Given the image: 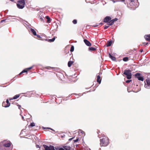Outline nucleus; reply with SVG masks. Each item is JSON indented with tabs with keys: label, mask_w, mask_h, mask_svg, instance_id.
<instances>
[{
	"label": "nucleus",
	"mask_w": 150,
	"mask_h": 150,
	"mask_svg": "<svg viewBox=\"0 0 150 150\" xmlns=\"http://www.w3.org/2000/svg\"><path fill=\"white\" fill-rule=\"evenodd\" d=\"M11 145V142L9 141H4L0 143V150H4L6 147H9Z\"/></svg>",
	"instance_id": "f257e3e1"
},
{
	"label": "nucleus",
	"mask_w": 150,
	"mask_h": 150,
	"mask_svg": "<svg viewBox=\"0 0 150 150\" xmlns=\"http://www.w3.org/2000/svg\"><path fill=\"white\" fill-rule=\"evenodd\" d=\"M100 145L101 146H106L109 143V139L108 137H105L100 139Z\"/></svg>",
	"instance_id": "f03ea898"
},
{
	"label": "nucleus",
	"mask_w": 150,
	"mask_h": 150,
	"mask_svg": "<svg viewBox=\"0 0 150 150\" xmlns=\"http://www.w3.org/2000/svg\"><path fill=\"white\" fill-rule=\"evenodd\" d=\"M127 6L129 8L132 10H134L138 7V5L137 4L135 5L134 0H131L129 4H127Z\"/></svg>",
	"instance_id": "7ed1b4c3"
},
{
	"label": "nucleus",
	"mask_w": 150,
	"mask_h": 150,
	"mask_svg": "<svg viewBox=\"0 0 150 150\" xmlns=\"http://www.w3.org/2000/svg\"><path fill=\"white\" fill-rule=\"evenodd\" d=\"M132 71L129 70H125L123 73V74L126 76V77L128 79H130L132 78Z\"/></svg>",
	"instance_id": "20e7f679"
},
{
	"label": "nucleus",
	"mask_w": 150,
	"mask_h": 150,
	"mask_svg": "<svg viewBox=\"0 0 150 150\" xmlns=\"http://www.w3.org/2000/svg\"><path fill=\"white\" fill-rule=\"evenodd\" d=\"M144 87L147 89H150V76H148L147 78L144 81Z\"/></svg>",
	"instance_id": "39448f33"
},
{
	"label": "nucleus",
	"mask_w": 150,
	"mask_h": 150,
	"mask_svg": "<svg viewBox=\"0 0 150 150\" xmlns=\"http://www.w3.org/2000/svg\"><path fill=\"white\" fill-rule=\"evenodd\" d=\"M25 3H23L20 1H18V3L17 4V7L19 9H23Z\"/></svg>",
	"instance_id": "423d86ee"
},
{
	"label": "nucleus",
	"mask_w": 150,
	"mask_h": 150,
	"mask_svg": "<svg viewBox=\"0 0 150 150\" xmlns=\"http://www.w3.org/2000/svg\"><path fill=\"white\" fill-rule=\"evenodd\" d=\"M134 76L135 78H137L138 80L142 81H144V78L141 74L139 73H137L134 75Z\"/></svg>",
	"instance_id": "0eeeda50"
},
{
	"label": "nucleus",
	"mask_w": 150,
	"mask_h": 150,
	"mask_svg": "<svg viewBox=\"0 0 150 150\" xmlns=\"http://www.w3.org/2000/svg\"><path fill=\"white\" fill-rule=\"evenodd\" d=\"M6 103H7V104L6 105H5V102H3L2 103V106L5 108L8 107L10 105V103H9L8 99L6 100Z\"/></svg>",
	"instance_id": "6e6552de"
},
{
	"label": "nucleus",
	"mask_w": 150,
	"mask_h": 150,
	"mask_svg": "<svg viewBox=\"0 0 150 150\" xmlns=\"http://www.w3.org/2000/svg\"><path fill=\"white\" fill-rule=\"evenodd\" d=\"M111 19L110 16H106L104 19L103 21L105 23H107L110 21Z\"/></svg>",
	"instance_id": "1a4fd4ad"
},
{
	"label": "nucleus",
	"mask_w": 150,
	"mask_h": 150,
	"mask_svg": "<svg viewBox=\"0 0 150 150\" xmlns=\"http://www.w3.org/2000/svg\"><path fill=\"white\" fill-rule=\"evenodd\" d=\"M52 146L50 145L49 146L45 144L43 145V146L45 148V150H51V148H52L51 146Z\"/></svg>",
	"instance_id": "9d476101"
},
{
	"label": "nucleus",
	"mask_w": 150,
	"mask_h": 150,
	"mask_svg": "<svg viewBox=\"0 0 150 150\" xmlns=\"http://www.w3.org/2000/svg\"><path fill=\"white\" fill-rule=\"evenodd\" d=\"M84 42L86 45H87V46H90L91 45V43L87 40L86 39H84Z\"/></svg>",
	"instance_id": "9b49d317"
},
{
	"label": "nucleus",
	"mask_w": 150,
	"mask_h": 150,
	"mask_svg": "<svg viewBox=\"0 0 150 150\" xmlns=\"http://www.w3.org/2000/svg\"><path fill=\"white\" fill-rule=\"evenodd\" d=\"M146 40L149 41H150V34L146 35L144 36Z\"/></svg>",
	"instance_id": "f8f14e48"
},
{
	"label": "nucleus",
	"mask_w": 150,
	"mask_h": 150,
	"mask_svg": "<svg viewBox=\"0 0 150 150\" xmlns=\"http://www.w3.org/2000/svg\"><path fill=\"white\" fill-rule=\"evenodd\" d=\"M63 147L66 150H70L71 148L70 146H64Z\"/></svg>",
	"instance_id": "ddd939ff"
},
{
	"label": "nucleus",
	"mask_w": 150,
	"mask_h": 150,
	"mask_svg": "<svg viewBox=\"0 0 150 150\" xmlns=\"http://www.w3.org/2000/svg\"><path fill=\"white\" fill-rule=\"evenodd\" d=\"M109 57L110 59H111L112 60L115 61L116 58L115 57L112 56L110 54H109Z\"/></svg>",
	"instance_id": "4468645a"
},
{
	"label": "nucleus",
	"mask_w": 150,
	"mask_h": 150,
	"mask_svg": "<svg viewBox=\"0 0 150 150\" xmlns=\"http://www.w3.org/2000/svg\"><path fill=\"white\" fill-rule=\"evenodd\" d=\"M30 30L34 35H37L36 32L34 29L31 28L30 29Z\"/></svg>",
	"instance_id": "2eb2a0df"
},
{
	"label": "nucleus",
	"mask_w": 150,
	"mask_h": 150,
	"mask_svg": "<svg viewBox=\"0 0 150 150\" xmlns=\"http://www.w3.org/2000/svg\"><path fill=\"white\" fill-rule=\"evenodd\" d=\"M100 77L99 75L97 76V81L99 84L101 82V79H100Z\"/></svg>",
	"instance_id": "dca6fc26"
},
{
	"label": "nucleus",
	"mask_w": 150,
	"mask_h": 150,
	"mask_svg": "<svg viewBox=\"0 0 150 150\" xmlns=\"http://www.w3.org/2000/svg\"><path fill=\"white\" fill-rule=\"evenodd\" d=\"M45 18L47 19V23H50L51 22V20L50 18V17L48 16H46L45 17Z\"/></svg>",
	"instance_id": "f3484780"
},
{
	"label": "nucleus",
	"mask_w": 150,
	"mask_h": 150,
	"mask_svg": "<svg viewBox=\"0 0 150 150\" xmlns=\"http://www.w3.org/2000/svg\"><path fill=\"white\" fill-rule=\"evenodd\" d=\"M112 43V41L111 40L110 41H108L107 43L106 44V46L109 47L110 46Z\"/></svg>",
	"instance_id": "a211bd4d"
},
{
	"label": "nucleus",
	"mask_w": 150,
	"mask_h": 150,
	"mask_svg": "<svg viewBox=\"0 0 150 150\" xmlns=\"http://www.w3.org/2000/svg\"><path fill=\"white\" fill-rule=\"evenodd\" d=\"M74 62L72 61H69L68 62V66L69 67H70L72 64Z\"/></svg>",
	"instance_id": "6ab92c4d"
},
{
	"label": "nucleus",
	"mask_w": 150,
	"mask_h": 150,
	"mask_svg": "<svg viewBox=\"0 0 150 150\" xmlns=\"http://www.w3.org/2000/svg\"><path fill=\"white\" fill-rule=\"evenodd\" d=\"M55 39V37H54L52 38L51 39H49L48 40V41L49 42H53L54 41Z\"/></svg>",
	"instance_id": "aec40b11"
},
{
	"label": "nucleus",
	"mask_w": 150,
	"mask_h": 150,
	"mask_svg": "<svg viewBox=\"0 0 150 150\" xmlns=\"http://www.w3.org/2000/svg\"><path fill=\"white\" fill-rule=\"evenodd\" d=\"M96 50V48L94 47H90L89 48V50L91 51H95Z\"/></svg>",
	"instance_id": "412c9836"
},
{
	"label": "nucleus",
	"mask_w": 150,
	"mask_h": 150,
	"mask_svg": "<svg viewBox=\"0 0 150 150\" xmlns=\"http://www.w3.org/2000/svg\"><path fill=\"white\" fill-rule=\"evenodd\" d=\"M74 46H72L71 47L70 51L71 52H73L74 51Z\"/></svg>",
	"instance_id": "4be33fe9"
},
{
	"label": "nucleus",
	"mask_w": 150,
	"mask_h": 150,
	"mask_svg": "<svg viewBox=\"0 0 150 150\" xmlns=\"http://www.w3.org/2000/svg\"><path fill=\"white\" fill-rule=\"evenodd\" d=\"M20 96L19 95H17L14 96L13 98V99H16L18 98Z\"/></svg>",
	"instance_id": "5701e85b"
},
{
	"label": "nucleus",
	"mask_w": 150,
	"mask_h": 150,
	"mask_svg": "<svg viewBox=\"0 0 150 150\" xmlns=\"http://www.w3.org/2000/svg\"><path fill=\"white\" fill-rule=\"evenodd\" d=\"M123 60L125 62H126L128 60V58L127 57H125L123 58Z\"/></svg>",
	"instance_id": "b1692460"
},
{
	"label": "nucleus",
	"mask_w": 150,
	"mask_h": 150,
	"mask_svg": "<svg viewBox=\"0 0 150 150\" xmlns=\"http://www.w3.org/2000/svg\"><path fill=\"white\" fill-rule=\"evenodd\" d=\"M107 23V24L108 25H111L113 24V23H112L110 21Z\"/></svg>",
	"instance_id": "393cba45"
},
{
	"label": "nucleus",
	"mask_w": 150,
	"mask_h": 150,
	"mask_svg": "<svg viewBox=\"0 0 150 150\" xmlns=\"http://www.w3.org/2000/svg\"><path fill=\"white\" fill-rule=\"evenodd\" d=\"M30 126L31 127H33L35 126V124L34 122H32L30 124Z\"/></svg>",
	"instance_id": "a878e982"
},
{
	"label": "nucleus",
	"mask_w": 150,
	"mask_h": 150,
	"mask_svg": "<svg viewBox=\"0 0 150 150\" xmlns=\"http://www.w3.org/2000/svg\"><path fill=\"white\" fill-rule=\"evenodd\" d=\"M33 67H34V66L33 65L30 67L27 68V70H28V71L29 70L32 69L33 68Z\"/></svg>",
	"instance_id": "bb28decb"
},
{
	"label": "nucleus",
	"mask_w": 150,
	"mask_h": 150,
	"mask_svg": "<svg viewBox=\"0 0 150 150\" xmlns=\"http://www.w3.org/2000/svg\"><path fill=\"white\" fill-rule=\"evenodd\" d=\"M99 26V24H98V23H97L96 24L93 25V27H97L98 26Z\"/></svg>",
	"instance_id": "cd10ccee"
},
{
	"label": "nucleus",
	"mask_w": 150,
	"mask_h": 150,
	"mask_svg": "<svg viewBox=\"0 0 150 150\" xmlns=\"http://www.w3.org/2000/svg\"><path fill=\"white\" fill-rule=\"evenodd\" d=\"M73 23L74 24H76L77 23V21L76 19L74 20L73 21Z\"/></svg>",
	"instance_id": "c85d7f7f"
},
{
	"label": "nucleus",
	"mask_w": 150,
	"mask_h": 150,
	"mask_svg": "<svg viewBox=\"0 0 150 150\" xmlns=\"http://www.w3.org/2000/svg\"><path fill=\"white\" fill-rule=\"evenodd\" d=\"M22 71H23V73L25 72L27 73L28 72V70H27V69H24Z\"/></svg>",
	"instance_id": "c756f323"
},
{
	"label": "nucleus",
	"mask_w": 150,
	"mask_h": 150,
	"mask_svg": "<svg viewBox=\"0 0 150 150\" xmlns=\"http://www.w3.org/2000/svg\"><path fill=\"white\" fill-rule=\"evenodd\" d=\"M40 20L41 21H44V18H43L42 17H40Z\"/></svg>",
	"instance_id": "7c9ffc66"
},
{
	"label": "nucleus",
	"mask_w": 150,
	"mask_h": 150,
	"mask_svg": "<svg viewBox=\"0 0 150 150\" xmlns=\"http://www.w3.org/2000/svg\"><path fill=\"white\" fill-rule=\"evenodd\" d=\"M60 148L57 147H55V149H56V150H59Z\"/></svg>",
	"instance_id": "2f4dec72"
},
{
	"label": "nucleus",
	"mask_w": 150,
	"mask_h": 150,
	"mask_svg": "<svg viewBox=\"0 0 150 150\" xmlns=\"http://www.w3.org/2000/svg\"><path fill=\"white\" fill-rule=\"evenodd\" d=\"M78 140H79V139L77 138L75 140H74L73 141L74 142H77L78 141Z\"/></svg>",
	"instance_id": "473e14b6"
},
{
	"label": "nucleus",
	"mask_w": 150,
	"mask_h": 150,
	"mask_svg": "<svg viewBox=\"0 0 150 150\" xmlns=\"http://www.w3.org/2000/svg\"><path fill=\"white\" fill-rule=\"evenodd\" d=\"M131 81V80H127L126 81V83H129Z\"/></svg>",
	"instance_id": "72a5a7b5"
},
{
	"label": "nucleus",
	"mask_w": 150,
	"mask_h": 150,
	"mask_svg": "<svg viewBox=\"0 0 150 150\" xmlns=\"http://www.w3.org/2000/svg\"><path fill=\"white\" fill-rule=\"evenodd\" d=\"M6 20V19L3 20L1 21L0 22L1 23H2L4 22H5V21Z\"/></svg>",
	"instance_id": "f704fd0d"
},
{
	"label": "nucleus",
	"mask_w": 150,
	"mask_h": 150,
	"mask_svg": "<svg viewBox=\"0 0 150 150\" xmlns=\"http://www.w3.org/2000/svg\"><path fill=\"white\" fill-rule=\"evenodd\" d=\"M109 27V26H106L104 27V29H106L107 28H108Z\"/></svg>",
	"instance_id": "c9c22d12"
},
{
	"label": "nucleus",
	"mask_w": 150,
	"mask_h": 150,
	"mask_svg": "<svg viewBox=\"0 0 150 150\" xmlns=\"http://www.w3.org/2000/svg\"><path fill=\"white\" fill-rule=\"evenodd\" d=\"M110 21L112 22V23H113V24L114 23V22H115V21H114V20L113 19H112V20H110Z\"/></svg>",
	"instance_id": "e433bc0d"
},
{
	"label": "nucleus",
	"mask_w": 150,
	"mask_h": 150,
	"mask_svg": "<svg viewBox=\"0 0 150 150\" xmlns=\"http://www.w3.org/2000/svg\"><path fill=\"white\" fill-rule=\"evenodd\" d=\"M26 0H20V1H22V2L23 3H25V1H26Z\"/></svg>",
	"instance_id": "4c0bfd02"
},
{
	"label": "nucleus",
	"mask_w": 150,
	"mask_h": 150,
	"mask_svg": "<svg viewBox=\"0 0 150 150\" xmlns=\"http://www.w3.org/2000/svg\"><path fill=\"white\" fill-rule=\"evenodd\" d=\"M118 1H121L122 2H124L125 1V0H119Z\"/></svg>",
	"instance_id": "58836bf2"
},
{
	"label": "nucleus",
	"mask_w": 150,
	"mask_h": 150,
	"mask_svg": "<svg viewBox=\"0 0 150 150\" xmlns=\"http://www.w3.org/2000/svg\"><path fill=\"white\" fill-rule=\"evenodd\" d=\"M37 36V37L38 38H41V37L40 36V35H36Z\"/></svg>",
	"instance_id": "ea45409f"
},
{
	"label": "nucleus",
	"mask_w": 150,
	"mask_h": 150,
	"mask_svg": "<svg viewBox=\"0 0 150 150\" xmlns=\"http://www.w3.org/2000/svg\"><path fill=\"white\" fill-rule=\"evenodd\" d=\"M59 150H65L64 148H60Z\"/></svg>",
	"instance_id": "a19ab883"
},
{
	"label": "nucleus",
	"mask_w": 150,
	"mask_h": 150,
	"mask_svg": "<svg viewBox=\"0 0 150 150\" xmlns=\"http://www.w3.org/2000/svg\"><path fill=\"white\" fill-rule=\"evenodd\" d=\"M113 19L115 21H115H117V20H118L117 18H115V19Z\"/></svg>",
	"instance_id": "79ce46f5"
},
{
	"label": "nucleus",
	"mask_w": 150,
	"mask_h": 150,
	"mask_svg": "<svg viewBox=\"0 0 150 150\" xmlns=\"http://www.w3.org/2000/svg\"><path fill=\"white\" fill-rule=\"evenodd\" d=\"M74 138V137H72V138H70L69 139V141H71Z\"/></svg>",
	"instance_id": "37998d69"
},
{
	"label": "nucleus",
	"mask_w": 150,
	"mask_h": 150,
	"mask_svg": "<svg viewBox=\"0 0 150 150\" xmlns=\"http://www.w3.org/2000/svg\"><path fill=\"white\" fill-rule=\"evenodd\" d=\"M36 147L37 148H40L39 146V145H36Z\"/></svg>",
	"instance_id": "c03bdc74"
},
{
	"label": "nucleus",
	"mask_w": 150,
	"mask_h": 150,
	"mask_svg": "<svg viewBox=\"0 0 150 150\" xmlns=\"http://www.w3.org/2000/svg\"><path fill=\"white\" fill-rule=\"evenodd\" d=\"M148 44V43L146 42V43H144L143 44L144 45H147Z\"/></svg>",
	"instance_id": "a18cd8bd"
},
{
	"label": "nucleus",
	"mask_w": 150,
	"mask_h": 150,
	"mask_svg": "<svg viewBox=\"0 0 150 150\" xmlns=\"http://www.w3.org/2000/svg\"><path fill=\"white\" fill-rule=\"evenodd\" d=\"M18 108L19 109H20V108H21V106L20 105H18Z\"/></svg>",
	"instance_id": "49530a36"
},
{
	"label": "nucleus",
	"mask_w": 150,
	"mask_h": 150,
	"mask_svg": "<svg viewBox=\"0 0 150 150\" xmlns=\"http://www.w3.org/2000/svg\"><path fill=\"white\" fill-rule=\"evenodd\" d=\"M81 132L82 133V134H83V133H84V131H82L81 130Z\"/></svg>",
	"instance_id": "de8ad7c7"
},
{
	"label": "nucleus",
	"mask_w": 150,
	"mask_h": 150,
	"mask_svg": "<svg viewBox=\"0 0 150 150\" xmlns=\"http://www.w3.org/2000/svg\"><path fill=\"white\" fill-rule=\"evenodd\" d=\"M23 73V71H22L19 74V75H21V74H22Z\"/></svg>",
	"instance_id": "09e8293b"
},
{
	"label": "nucleus",
	"mask_w": 150,
	"mask_h": 150,
	"mask_svg": "<svg viewBox=\"0 0 150 150\" xmlns=\"http://www.w3.org/2000/svg\"><path fill=\"white\" fill-rule=\"evenodd\" d=\"M65 135L64 134L63 135H62L61 136V137L63 138V137H65Z\"/></svg>",
	"instance_id": "8fccbe9b"
},
{
	"label": "nucleus",
	"mask_w": 150,
	"mask_h": 150,
	"mask_svg": "<svg viewBox=\"0 0 150 150\" xmlns=\"http://www.w3.org/2000/svg\"><path fill=\"white\" fill-rule=\"evenodd\" d=\"M103 24V23H100L99 24V25H102Z\"/></svg>",
	"instance_id": "3c124183"
},
{
	"label": "nucleus",
	"mask_w": 150,
	"mask_h": 150,
	"mask_svg": "<svg viewBox=\"0 0 150 150\" xmlns=\"http://www.w3.org/2000/svg\"><path fill=\"white\" fill-rule=\"evenodd\" d=\"M143 51V50H140V52H142Z\"/></svg>",
	"instance_id": "603ef678"
},
{
	"label": "nucleus",
	"mask_w": 150,
	"mask_h": 150,
	"mask_svg": "<svg viewBox=\"0 0 150 150\" xmlns=\"http://www.w3.org/2000/svg\"><path fill=\"white\" fill-rule=\"evenodd\" d=\"M22 118L23 120L24 119V117L23 116H22Z\"/></svg>",
	"instance_id": "864d4df0"
},
{
	"label": "nucleus",
	"mask_w": 150,
	"mask_h": 150,
	"mask_svg": "<svg viewBox=\"0 0 150 150\" xmlns=\"http://www.w3.org/2000/svg\"><path fill=\"white\" fill-rule=\"evenodd\" d=\"M48 129H51V130H52V131H54V130H53V129H51V128H48Z\"/></svg>",
	"instance_id": "5fc2aeb1"
},
{
	"label": "nucleus",
	"mask_w": 150,
	"mask_h": 150,
	"mask_svg": "<svg viewBox=\"0 0 150 150\" xmlns=\"http://www.w3.org/2000/svg\"><path fill=\"white\" fill-rule=\"evenodd\" d=\"M48 129H51V130H52V131H54V130H53V129H51V128H48Z\"/></svg>",
	"instance_id": "6e6d98bb"
},
{
	"label": "nucleus",
	"mask_w": 150,
	"mask_h": 150,
	"mask_svg": "<svg viewBox=\"0 0 150 150\" xmlns=\"http://www.w3.org/2000/svg\"><path fill=\"white\" fill-rule=\"evenodd\" d=\"M11 1H13L14 0H10Z\"/></svg>",
	"instance_id": "4d7b16f0"
},
{
	"label": "nucleus",
	"mask_w": 150,
	"mask_h": 150,
	"mask_svg": "<svg viewBox=\"0 0 150 150\" xmlns=\"http://www.w3.org/2000/svg\"><path fill=\"white\" fill-rule=\"evenodd\" d=\"M49 67H46L47 69H49V68H48Z\"/></svg>",
	"instance_id": "13d9d810"
},
{
	"label": "nucleus",
	"mask_w": 150,
	"mask_h": 150,
	"mask_svg": "<svg viewBox=\"0 0 150 150\" xmlns=\"http://www.w3.org/2000/svg\"><path fill=\"white\" fill-rule=\"evenodd\" d=\"M99 150H101V148H100V149H99Z\"/></svg>",
	"instance_id": "bf43d9fd"
},
{
	"label": "nucleus",
	"mask_w": 150,
	"mask_h": 150,
	"mask_svg": "<svg viewBox=\"0 0 150 150\" xmlns=\"http://www.w3.org/2000/svg\"><path fill=\"white\" fill-rule=\"evenodd\" d=\"M89 150H91V149H89Z\"/></svg>",
	"instance_id": "052dcab7"
},
{
	"label": "nucleus",
	"mask_w": 150,
	"mask_h": 150,
	"mask_svg": "<svg viewBox=\"0 0 150 150\" xmlns=\"http://www.w3.org/2000/svg\"><path fill=\"white\" fill-rule=\"evenodd\" d=\"M46 128V127L45 128H44V129H45Z\"/></svg>",
	"instance_id": "680f3d73"
},
{
	"label": "nucleus",
	"mask_w": 150,
	"mask_h": 150,
	"mask_svg": "<svg viewBox=\"0 0 150 150\" xmlns=\"http://www.w3.org/2000/svg\"><path fill=\"white\" fill-rule=\"evenodd\" d=\"M57 28H58V25H57Z\"/></svg>",
	"instance_id": "e2e57ef3"
},
{
	"label": "nucleus",
	"mask_w": 150,
	"mask_h": 150,
	"mask_svg": "<svg viewBox=\"0 0 150 150\" xmlns=\"http://www.w3.org/2000/svg\"><path fill=\"white\" fill-rule=\"evenodd\" d=\"M22 132V131L21 132V134Z\"/></svg>",
	"instance_id": "0e129e2a"
}]
</instances>
